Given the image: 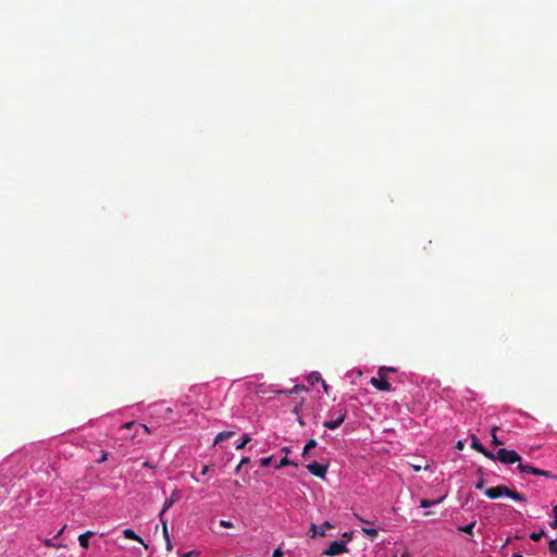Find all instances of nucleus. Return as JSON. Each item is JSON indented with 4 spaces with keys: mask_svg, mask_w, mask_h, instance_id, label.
<instances>
[{
    "mask_svg": "<svg viewBox=\"0 0 557 557\" xmlns=\"http://www.w3.org/2000/svg\"><path fill=\"white\" fill-rule=\"evenodd\" d=\"M492 460H498L504 465H511L520 461V456L516 450L500 448L496 454H494V458Z\"/></svg>",
    "mask_w": 557,
    "mask_h": 557,
    "instance_id": "f257e3e1",
    "label": "nucleus"
},
{
    "mask_svg": "<svg viewBox=\"0 0 557 557\" xmlns=\"http://www.w3.org/2000/svg\"><path fill=\"white\" fill-rule=\"evenodd\" d=\"M386 369L387 367H381L377 371L379 377H372L370 381L372 386L382 392H389L392 389V386L385 375Z\"/></svg>",
    "mask_w": 557,
    "mask_h": 557,
    "instance_id": "f03ea898",
    "label": "nucleus"
},
{
    "mask_svg": "<svg viewBox=\"0 0 557 557\" xmlns=\"http://www.w3.org/2000/svg\"><path fill=\"white\" fill-rule=\"evenodd\" d=\"M348 552V547L344 541H334L329 547L323 552L325 556H336L343 553Z\"/></svg>",
    "mask_w": 557,
    "mask_h": 557,
    "instance_id": "7ed1b4c3",
    "label": "nucleus"
},
{
    "mask_svg": "<svg viewBox=\"0 0 557 557\" xmlns=\"http://www.w3.org/2000/svg\"><path fill=\"white\" fill-rule=\"evenodd\" d=\"M346 413H347L346 409L343 407H339L337 410V416L335 418H333V420L325 421L323 423V426L326 429H330V430L337 429L344 422V420L346 418Z\"/></svg>",
    "mask_w": 557,
    "mask_h": 557,
    "instance_id": "20e7f679",
    "label": "nucleus"
},
{
    "mask_svg": "<svg viewBox=\"0 0 557 557\" xmlns=\"http://www.w3.org/2000/svg\"><path fill=\"white\" fill-rule=\"evenodd\" d=\"M308 471L317 478L323 479L327 471V465H321L315 461L307 465Z\"/></svg>",
    "mask_w": 557,
    "mask_h": 557,
    "instance_id": "39448f33",
    "label": "nucleus"
},
{
    "mask_svg": "<svg viewBox=\"0 0 557 557\" xmlns=\"http://www.w3.org/2000/svg\"><path fill=\"white\" fill-rule=\"evenodd\" d=\"M506 493H508V487L504 486V485L490 487V488H486L484 492V494L491 499H496L502 496H506Z\"/></svg>",
    "mask_w": 557,
    "mask_h": 557,
    "instance_id": "423d86ee",
    "label": "nucleus"
},
{
    "mask_svg": "<svg viewBox=\"0 0 557 557\" xmlns=\"http://www.w3.org/2000/svg\"><path fill=\"white\" fill-rule=\"evenodd\" d=\"M471 447L473 449H475L476 451L483 454L486 458L488 459H493L494 458V454L491 453L490 450H487L480 442L479 440L475 437V436H472V440H471Z\"/></svg>",
    "mask_w": 557,
    "mask_h": 557,
    "instance_id": "0eeeda50",
    "label": "nucleus"
},
{
    "mask_svg": "<svg viewBox=\"0 0 557 557\" xmlns=\"http://www.w3.org/2000/svg\"><path fill=\"white\" fill-rule=\"evenodd\" d=\"M333 528L332 524L327 521H325L322 525L320 527H317L314 523L311 524L310 527V531H311V536L312 537H315V536H324L325 535V530L326 529H331Z\"/></svg>",
    "mask_w": 557,
    "mask_h": 557,
    "instance_id": "6e6552de",
    "label": "nucleus"
},
{
    "mask_svg": "<svg viewBox=\"0 0 557 557\" xmlns=\"http://www.w3.org/2000/svg\"><path fill=\"white\" fill-rule=\"evenodd\" d=\"M177 498H178V492H177V490H174L173 493L171 494L170 498H168L163 504V508H162L161 512L159 513L160 520H162L164 512L173 506V504L177 500Z\"/></svg>",
    "mask_w": 557,
    "mask_h": 557,
    "instance_id": "1a4fd4ad",
    "label": "nucleus"
},
{
    "mask_svg": "<svg viewBox=\"0 0 557 557\" xmlns=\"http://www.w3.org/2000/svg\"><path fill=\"white\" fill-rule=\"evenodd\" d=\"M525 473L543 475V476H546V478H554V475L549 471L541 470V469H537V468L529 466V465H524V474Z\"/></svg>",
    "mask_w": 557,
    "mask_h": 557,
    "instance_id": "9d476101",
    "label": "nucleus"
},
{
    "mask_svg": "<svg viewBox=\"0 0 557 557\" xmlns=\"http://www.w3.org/2000/svg\"><path fill=\"white\" fill-rule=\"evenodd\" d=\"M94 534H95V533H94L92 531H87V532H85V533L81 534V535L78 536L79 545H81L83 548L87 549V548L89 547V539H90L91 536H94Z\"/></svg>",
    "mask_w": 557,
    "mask_h": 557,
    "instance_id": "9b49d317",
    "label": "nucleus"
},
{
    "mask_svg": "<svg viewBox=\"0 0 557 557\" xmlns=\"http://www.w3.org/2000/svg\"><path fill=\"white\" fill-rule=\"evenodd\" d=\"M123 534H124V536H125L126 539H128V540H135V541L139 542L140 544H143L146 548L148 547V546L144 543L143 539H141L140 536H138V535H137V534H136L132 529H125V530L123 531Z\"/></svg>",
    "mask_w": 557,
    "mask_h": 557,
    "instance_id": "f8f14e48",
    "label": "nucleus"
},
{
    "mask_svg": "<svg viewBox=\"0 0 557 557\" xmlns=\"http://www.w3.org/2000/svg\"><path fill=\"white\" fill-rule=\"evenodd\" d=\"M317 447V441L314 438H311L307 442V444L305 445L304 447V450H302V457L304 458H308L309 457V451L313 448Z\"/></svg>",
    "mask_w": 557,
    "mask_h": 557,
    "instance_id": "ddd939ff",
    "label": "nucleus"
},
{
    "mask_svg": "<svg viewBox=\"0 0 557 557\" xmlns=\"http://www.w3.org/2000/svg\"><path fill=\"white\" fill-rule=\"evenodd\" d=\"M235 434V432H232V431H224V432H221L219 433L216 436H215V440H214V444H218L219 442H222L226 438H230L232 437L233 435Z\"/></svg>",
    "mask_w": 557,
    "mask_h": 557,
    "instance_id": "4468645a",
    "label": "nucleus"
},
{
    "mask_svg": "<svg viewBox=\"0 0 557 557\" xmlns=\"http://www.w3.org/2000/svg\"><path fill=\"white\" fill-rule=\"evenodd\" d=\"M443 500V497L438 498V499H434V500H429V499H421L420 500V507L422 508H429L433 505H437L440 504L441 502Z\"/></svg>",
    "mask_w": 557,
    "mask_h": 557,
    "instance_id": "2eb2a0df",
    "label": "nucleus"
},
{
    "mask_svg": "<svg viewBox=\"0 0 557 557\" xmlns=\"http://www.w3.org/2000/svg\"><path fill=\"white\" fill-rule=\"evenodd\" d=\"M250 442H251V437H250L248 434H244V435H243V441H242V443H240V444H238V445L236 446V449H238V450L244 449V448L246 447V445H247L248 443H250Z\"/></svg>",
    "mask_w": 557,
    "mask_h": 557,
    "instance_id": "dca6fc26",
    "label": "nucleus"
},
{
    "mask_svg": "<svg viewBox=\"0 0 557 557\" xmlns=\"http://www.w3.org/2000/svg\"><path fill=\"white\" fill-rule=\"evenodd\" d=\"M289 465H293L295 467H297V463L293 462L292 460H289L286 456L284 458H282L278 462V465L276 466V468H282V467H285V466H289Z\"/></svg>",
    "mask_w": 557,
    "mask_h": 557,
    "instance_id": "f3484780",
    "label": "nucleus"
},
{
    "mask_svg": "<svg viewBox=\"0 0 557 557\" xmlns=\"http://www.w3.org/2000/svg\"><path fill=\"white\" fill-rule=\"evenodd\" d=\"M474 525H475V522H471L467 525L460 527L459 531L467 533V534H472V530H473Z\"/></svg>",
    "mask_w": 557,
    "mask_h": 557,
    "instance_id": "a211bd4d",
    "label": "nucleus"
},
{
    "mask_svg": "<svg viewBox=\"0 0 557 557\" xmlns=\"http://www.w3.org/2000/svg\"><path fill=\"white\" fill-rule=\"evenodd\" d=\"M506 496H509V497H511L515 500H521L522 499V496L518 492L511 491L509 488H508V493H506Z\"/></svg>",
    "mask_w": 557,
    "mask_h": 557,
    "instance_id": "6ab92c4d",
    "label": "nucleus"
},
{
    "mask_svg": "<svg viewBox=\"0 0 557 557\" xmlns=\"http://www.w3.org/2000/svg\"><path fill=\"white\" fill-rule=\"evenodd\" d=\"M362 532L364 534H367L368 536H370V537H376L379 535V532H377L376 529H367V528H364V529H362Z\"/></svg>",
    "mask_w": 557,
    "mask_h": 557,
    "instance_id": "aec40b11",
    "label": "nucleus"
},
{
    "mask_svg": "<svg viewBox=\"0 0 557 557\" xmlns=\"http://www.w3.org/2000/svg\"><path fill=\"white\" fill-rule=\"evenodd\" d=\"M548 549L552 554L557 555V539L549 541Z\"/></svg>",
    "mask_w": 557,
    "mask_h": 557,
    "instance_id": "412c9836",
    "label": "nucleus"
},
{
    "mask_svg": "<svg viewBox=\"0 0 557 557\" xmlns=\"http://www.w3.org/2000/svg\"><path fill=\"white\" fill-rule=\"evenodd\" d=\"M498 430V428L494 426L492 429V443L495 445V446H498L502 444V442L497 438L496 436V431Z\"/></svg>",
    "mask_w": 557,
    "mask_h": 557,
    "instance_id": "4be33fe9",
    "label": "nucleus"
},
{
    "mask_svg": "<svg viewBox=\"0 0 557 557\" xmlns=\"http://www.w3.org/2000/svg\"><path fill=\"white\" fill-rule=\"evenodd\" d=\"M273 457H264L260 459V465L262 467H269L272 462Z\"/></svg>",
    "mask_w": 557,
    "mask_h": 557,
    "instance_id": "5701e85b",
    "label": "nucleus"
},
{
    "mask_svg": "<svg viewBox=\"0 0 557 557\" xmlns=\"http://www.w3.org/2000/svg\"><path fill=\"white\" fill-rule=\"evenodd\" d=\"M249 461H250L249 457L242 458V460L239 461V463L237 465V467L235 469L236 472H239L240 468L244 467V465H247Z\"/></svg>",
    "mask_w": 557,
    "mask_h": 557,
    "instance_id": "b1692460",
    "label": "nucleus"
},
{
    "mask_svg": "<svg viewBox=\"0 0 557 557\" xmlns=\"http://www.w3.org/2000/svg\"><path fill=\"white\" fill-rule=\"evenodd\" d=\"M554 521L550 523L553 529H557V505L553 508Z\"/></svg>",
    "mask_w": 557,
    "mask_h": 557,
    "instance_id": "393cba45",
    "label": "nucleus"
},
{
    "mask_svg": "<svg viewBox=\"0 0 557 557\" xmlns=\"http://www.w3.org/2000/svg\"><path fill=\"white\" fill-rule=\"evenodd\" d=\"M545 534L544 531H540V532H534L530 535V537L533 540V541H539L543 535Z\"/></svg>",
    "mask_w": 557,
    "mask_h": 557,
    "instance_id": "a878e982",
    "label": "nucleus"
},
{
    "mask_svg": "<svg viewBox=\"0 0 557 557\" xmlns=\"http://www.w3.org/2000/svg\"><path fill=\"white\" fill-rule=\"evenodd\" d=\"M300 391H306L305 385H295L290 391L289 394L298 393Z\"/></svg>",
    "mask_w": 557,
    "mask_h": 557,
    "instance_id": "bb28decb",
    "label": "nucleus"
},
{
    "mask_svg": "<svg viewBox=\"0 0 557 557\" xmlns=\"http://www.w3.org/2000/svg\"><path fill=\"white\" fill-rule=\"evenodd\" d=\"M44 544H45V546H47V547H60V546H61V545H57V544H54V543H53V541H52L51 539H46V540L44 541Z\"/></svg>",
    "mask_w": 557,
    "mask_h": 557,
    "instance_id": "cd10ccee",
    "label": "nucleus"
},
{
    "mask_svg": "<svg viewBox=\"0 0 557 557\" xmlns=\"http://www.w3.org/2000/svg\"><path fill=\"white\" fill-rule=\"evenodd\" d=\"M161 521H162V525H163V535H164V539H170L166 522H165V521H163V519H162Z\"/></svg>",
    "mask_w": 557,
    "mask_h": 557,
    "instance_id": "c85d7f7f",
    "label": "nucleus"
},
{
    "mask_svg": "<svg viewBox=\"0 0 557 557\" xmlns=\"http://www.w3.org/2000/svg\"><path fill=\"white\" fill-rule=\"evenodd\" d=\"M220 525L223 528H233V523L231 521L221 520Z\"/></svg>",
    "mask_w": 557,
    "mask_h": 557,
    "instance_id": "c756f323",
    "label": "nucleus"
},
{
    "mask_svg": "<svg viewBox=\"0 0 557 557\" xmlns=\"http://www.w3.org/2000/svg\"><path fill=\"white\" fill-rule=\"evenodd\" d=\"M283 550L281 548L274 549L272 557H283Z\"/></svg>",
    "mask_w": 557,
    "mask_h": 557,
    "instance_id": "7c9ffc66",
    "label": "nucleus"
},
{
    "mask_svg": "<svg viewBox=\"0 0 557 557\" xmlns=\"http://www.w3.org/2000/svg\"><path fill=\"white\" fill-rule=\"evenodd\" d=\"M134 425H135V422H134V421L126 422V423H124V424L122 425V429L129 430V429H132Z\"/></svg>",
    "mask_w": 557,
    "mask_h": 557,
    "instance_id": "2f4dec72",
    "label": "nucleus"
},
{
    "mask_svg": "<svg viewBox=\"0 0 557 557\" xmlns=\"http://www.w3.org/2000/svg\"><path fill=\"white\" fill-rule=\"evenodd\" d=\"M138 428H140L145 434L150 433V429L145 424H139Z\"/></svg>",
    "mask_w": 557,
    "mask_h": 557,
    "instance_id": "473e14b6",
    "label": "nucleus"
},
{
    "mask_svg": "<svg viewBox=\"0 0 557 557\" xmlns=\"http://www.w3.org/2000/svg\"><path fill=\"white\" fill-rule=\"evenodd\" d=\"M166 542V550L171 552L173 549L172 543L170 539H165Z\"/></svg>",
    "mask_w": 557,
    "mask_h": 557,
    "instance_id": "72a5a7b5",
    "label": "nucleus"
},
{
    "mask_svg": "<svg viewBox=\"0 0 557 557\" xmlns=\"http://www.w3.org/2000/svg\"><path fill=\"white\" fill-rule=\"evenodd\" d=\"M108 459V453L103 451L98 462H103Z\"/></svg>",
    "mask_w": 557,
    "mask_h": 557,
    "instance_id": "f704fd0d",
    "label": "nucleus"
},
{
    "mask_svg": "<svg viewBox=\"0 0 557 557\" xmlns=\"http://www.w3.org/2000/svg\"><path fill=\"white\" fill-rule=\"evenodd\" d=\"M483 486H484V480H483V479H481V480L475 484V488L481 490V488H483Z\"/></svg>",
    "mask_w": 557,
    "mask_h": 557,
    "instance_id": "c9c22d12",
    "label": "nucleus"
},
{
    "mask_svg": "<svg viewBox=\"0 0 557 557\" xmlns=\"http://www.w3.org/2000/svg\"><path fill=\"white\" fill-rule=\"evenodd\" d=\"M463 442L462 441H458L457 444H456V448L459 449V450H462L463 449Z\"/></svg>",
    "mask_w": 557,
    "mask_h": 557,
    "instance_id": "e433bc0d",
    "label": "nucleus"
},
{
    "mask_svg": "<svg viewBox=\"0 0 557 557\" xmlns=\"http://www.w3.org/2000/svg\"><path fill=\"white\" fill-rule=\"evenodd\" d=\"M208 471H209V466H203L202 470H201V474L205 475L208 473Z\"/></svg>",
    "mask_w": 557,
    "mask_h": 557,
    "instance_id": "4c0bfd02",
    "label": "nucleus"
},
{
    "mask_svg": "<svg viewBox=\"0 0 557 557\" xmlns=\"http://www.w3.org/2000/svg\"><path fill=\"white\" fill-rule=\"evenodd\" d=\"M65 529H66V525H63V527L61 528V530L57 533V535H55L54 537H59L61 534H63V532L65 531Z\"/></svg>",
    "mask_w": 557,
    "mask_h": 557,
    "instance_id": "58836bf2",
    "label": "nucleus"
},
{
    "mask_svg": "<svg viewBox=\"0 0 557 557\" xmlns=\"http://www.w3.org/2000/svg\"><path fill=\"white\" fill-rule=\"evenodd\" d=\"M194 555H196V553H195V552H188V553H185V554L183 555V557H193Z\"/></svg>",
    "mask_w": 557,
    "mask_h": 557,
    "instance_id": "ea45409f",
    "label": "nucleus"
},
{
    "mask_svg": "<svg viewBox=\"0 0 557 557\" xmlns=\"http://www.w3.org/2000/svg\"><path fill=\"white\" fill-rule=\"evenodd\" d=\"M395 371H396V370H395V368H389V367H387V369L385 370V374H386L387 372H395Z\"/></svg>",
    "mask_w": 557,
    "mask_h": 557,
    "instance_id": "a19ab883",
    "label": "nucleus"
},
{
    "mask_svg": "<svg viewBox=\"0 0 557 557\" xmlns=\"http://www.w3.org/2000/svg\"><path fill=\"white\" fill-rule=\"evenodd\" d=\"M298 423H299L300 425H304V424H305L304 420H302L300 417L298 418Z\"/></svg>",
    "mask_w": 557,
    "mask_h": 557,
    "instance_id": "79ce46f5",
    "label": "nucleus"
},
{
    "mask_svg": "<svg viewBox=\"0 0 557 557\" xmlns=\"http://www.w3.org/2000/svg\"><path fill=\"white\" fill-rule=\"evenodd\" d=\"M282 450H283L284 453H286V454H288V453H289V449H288L287 447L282 448Z\"/></svg>",
    "mask_w": 557,
    "mask_h": 557,
    "instance_id": "37998d69",
    "label": "nucleus"
},
{
    "mask_svg": "<svg viewBox=\"0 0 557 557\" xmlns=\"http://www.w3.org/2000/svg\"><path fill=\"white\" fill-rule=\"evenodd\" d=\"M518 469L522 472V463L518 465Z\"/></svg>",
    "mask_w": 557,
    "mask_h": 557,
    "instance_id": "c03bdc74",
    "label": "nucleus"
},
{
    "mask_svg": "<svg viewBox=\"0 0 557 557\" xmlns=\"http://www.w3.org/2000/svg\"><path fill=\"white\" fill-rule=\"evenodd\" d=\"M294 412H296V413L298 412V406H296V407L294 408Z\"/></svg>",
    "mask_w": 557,
    "mask_h": 557,
    "instance_id": "a18cd8bd",
    "label": "nucleus"
},
{
    "mask_svg": "<svg viewBox=\"0 0 557 557\" xmlns=\"http://www.w3.org/2000/svg\"><path fill=\"white\" fill-rule=\"evenodd\" d=\"M144 466H145V467H150V463L146 461V462L144 463Z\"/></svg>",
    "mask_w": 557,
    "mask_h": 557,
    "instance_id": "49530a36",
    "label": "nucleus"
},
{
    "mask_svg": "<svg viewBox=\"0 0 557 557\" xmlns=\"http://www.w3.org/2000/svg\"><path fill=\"white\" fill-rule=\"evenodd\" d=\"M323 385H324V389L326 391L327 389V385L325 384V382H323Z\"/></svg>",
    "mask_w": 557,
    "mask_h": 557,
    "instance_id": "de8ad7c7",
    "label": "nucleus"
},
{
    "mask_svg": "<svg viewBox=\"0 0 557 557\" xmlns=\"http://www.w3.org/2000/svg\"><path fill=\"white\" fill-rule=\"evenodd\" d=\"M513 557H521L520 555H513Z\"/></svg>",
    "mask_w": 557,
    "mask_h": 557,
    "instance_id": "09e8293b",
    "label": "nucleus"
}]
</instances>
